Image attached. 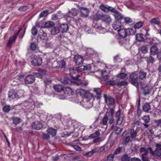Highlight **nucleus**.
I'll return each instance as SVG.
<instances>
[{
	"mask_svg": "<svg viewBox=\"0 0 161 161\" xmlns=\"http://www.w3.org/2000/svg\"><path fill=\"white\" fill-rule=\"evenodd\" d=\"M73 84H75L77 86L80 85L82 87H86L88 85L87 82H81L80 83L74 82Z\"/></svg>",
	"mask_w": 161,
	"mask_h": 161,
	"instance_id": "59",
	"label": "nucleus"
},
{
	"mask_svg": "<svg viewBox=\"0 0 161 161\" xmlns=\"http://www.w3.org/2000/svg\"><path fill=\"white\" fill-rule=\"evenodd\" d=\"M92 91L96 93V95L94 96V97H96L97 99L100 100L102 93V90L101 88H93Z\"/></svg>",
	"mask_w": 161,
	"mask_h": 161,
	"instance_id": "8",
	"label": "nucleus"
},
{
	"mask_svg": "<svg viewBox=\"0 0 161 161\" xmlns=\"http://www.w3.org/2000/svg\"><path fill=\"white\" fill-rule=\"evenodd\" d=\"M143 23L142 21L138 22L136 23L134 25V28L136 29H139L143 26Z\"/></svg>",
	"mask_w": 161,
	"mask_h": 161,
	"instance_id": "42",
	"label": "nucleus"
},
{
	"mask_svg": "<svg viewBox=\"0 0 161 161\" xmlns=\"http://www.w3.org/2000/svg\"><path fill=\"white\" fill-rule=\"evenodd\" d=\"M96 152V150L95 149H93L91 151L85 153L84 155L87 157H89L92 156Z\"/></svg>",
	"mask_w": 161,
	"mask_h": 161,
	"instance_id": "40",
	"label": "nucleus"
},
{
	"mask_svg": "<svg viewBox=\"0 0 161 161\" xmlns=\"http://www.w3.org/2000/svg\"><path fill=\"white\" fill-rule=\"evenodd\" d=\"M76 92L78 94H80V95H83L84 97H85V95L86 93H90L89 92H86L84 89H78L76 90Z\"/></svg>",
	"mask_w": 161,
	"mask_h": 161,
	"instance_id": "34",
	"label": "nucleus"
},
{
	"mask_svg": "<svg viewBox=\"0 0 161 161\" xmlns=\"http://www.w3.org/2000/svg\"><path fill=\"white\" fill-rule=\"evenodd\" d=\"M97 56V54L96 52L91 48H88L86 50V54L85 55V58L86 59H91Z\"/></svg>",
	"mask_w": 161,
	"mask_h": 161,
	"instance_id": "4",
	"label": "nucleus"
},
{
	"mask_svg": "<svg viewBox=\"0 0 161 161\" xmlns=\"http://www.w3.org/2000/svg\"><path fill=\"white\" fill-rule=\"evenodd\" d=\"M147 61L148 63L153 64L154 61V59L152 56H150L149 58L147 59Z\"/></svg>",
	"mask_w": 161,
	"mask_h": 161,
	"instance_id": "64",
	"label": "nucleus"
},
{
	"mask_svg": "<svg viewBox=\"0 0 161 161\" xmlns=\"http://www.w3.org/2000/svg\"><path fill=\"white\" fill-rule=\"evenodd\" d=\"M140 152L142 153L141 157L142 161H149V159L147 156V154L150 153L148 148L145 147H141L140 149Z\"/></svg>",
	"mask_w": 161,
	"mask_h": 161,
	"instance_id": "5",
	"label": "nucleus"
},
{
	"mask_svg": "<svg viewBox=\"0 0 161 161\" xmlns=\"http://www.w3.org/2000/svg\"><path fill=\"white\" fill-rule=\"evenodd\" d=\"M59 29L62 32H66L69 30V26L67 24H62L59 26Z\"/></svg>",
	"mask_w": 161,
	"mask_h": 161,
	"instance_id": "22",
	"label": "nucleus"
},
{
	"mask_svg": "<svg viewBox=\"0 0 161 161\" xmlns=\"http://www.w3.org/2000/svg\"><path fill=\"white\" fill-rule=\"evenodd\" d=\"M13 123L14 124L17 125L20 122L21 120L18 117H13L12 118Z\"/></svg>",
	"mask_w": 161,
	"mask_h": 161,
	"instance_id": "45",
	"label": "nucleus"
},
{
	"mask_svg": "<svg viewBox=\"0 0 161 161\" xmlns=\"http://www.w3.org/2000/svg\"><path fill=\"white\" fill-rule=\"evenodd\" d=\"M118 32L119 36L122 38L126 37L128 35L126 29H120Z\"/></svg>",
	"mask_w": 161,
	"mask_h": 161,
	"instance_id": "24",
	"label": "nucleus"
},
{
	"mask_svg": "<svg viewBox=\"0 0 161 161\" xmlns=\"http://www.w3.org/2000/svg\"><path fill=\"white\" fill-rule=\"evenodd\" d=\"M121 158L122 161H130V158L126 154L123 155Z\"/></svg>",
	"mask_w": 161,
	"mask_h": 161,
	"instance_id": "46",
	"label": "nucleus"
},
{
	"mask_svg": "<svg viewBox=\"0 0 161 161\" xmlns=\"http://www.w3.org/2000/svg\"><path fill=\"white\" fill-rule=\"evenodd\" d=\"M53 88L56 91L60 92L63 91V88L61 85L57 84L53 86Z\"/></svg>",
	"mask_w": 161,
	"mask_h": 161,
	"instance_id": "32",
	"label": "nucleus"
},
{
	"mask_svg": "<svg viewBox=\"0 0 161 161\" xmlns=\"http://www.w3.org/2000/svg\"><path fill=\"white\" fill-rule=\"evenodd\" d=\"M143 111H149L151 109V106L149 103H147L142 105Z\"/></svg>",
	"mask_w": 161,
	"mask_h": 161,
	"instance_id": "31",
	"label": "nucleus"
},
{
	"mask_svg": "<svg viewBox=\"0 0 161 161\" xmlns=\"http://www.w3.org/2000/svg\"><path fill=\"white\" fill-rule=\"evenodd\" d=\"M108 120V116L107 114H106L102 120L101 124L106 126L107 124Z\"/></svg>",
	"mask_w": 161,
	"mask_h": 161,
	"instance_id": "41",
	"label": "nucleus"
},
{
	"mask_svg": "<svg viewBox=\"0 0 161 161\" xmlns=\"http://www.w3.org/2000/svg\"><path fill=\"white\" fill-rule=\"evenodd\" d=\"M94 100V96L91 93H87L85 94V97L83 98V101L84 107L88 109L93 106V101Z\"/></svg>",
	"mask_w": 161,
	"mask_h": 161,
	"instance_id": "1",
	"label": "nucleus"
},
{
	"mask_svg": "<svg viewBox=\"0 0 161 161\" xmlns=\"http://www.w3.org/2000/svg\"><path fill=\"white\" fill-rule=\"evenodd\" d=\"M8 96L9 98L12 99L19 97L17 91L14 90L12 89H10L8 93Z\"/></svg>",
	"mask_w": 161,
	"mask_h": 161,
	"instance_id": "9",
	"label": "nucleus"
},
{
	"mask_svg": "<svg viewBox=\"0 0 161 161\" xmlns=\"http://www.w3.org/2000/svg\"><path fill=\"white\" fill-rule=\"evenodd\" d=\"M95 17L97 18L96 19L97 20H101L106 23L109 24L112 21V19L110 16L108 14H103L97 13L95 15Z\"/></svg>",
	"mask_w": 161,
	"mask_h": 161,
	"instance_id": "3",
	"label": "nucleus"
},
{
	"mask_svg": "<svg viewBox=\"0 0 161 161\" xmlns=\"http://www.w3.org/2000/svg\"><path fill=\"white\" fill-rule=\"evenodd\" d=\"M100 135V132L99 131H97L94 133L91 134L88 137L89 139H95L98 137Z\"/></svg>",
	"mask_w": 161,
	"mask_h": 161,
	"instance_id": "28",
	"label": "nucleus"
},
{
	"mask_svg": "<svg viewBox=\"0 0 161 161\" xmlns=\"http://www.w3.org/2000/svg\"><path fill=\"white\" fill-rule=\"evenodd\" d=\"M132 139L130 136H128L123 140V142L124 144H126L129 142Z\"/></svg>",
	"mask_w": 161,
	"mask_h": 161,
	"instance_id": "52",
	"label": "nucleus"
},
{
	"mask_svg": "<svg viewBox=\"0 0 161 161\" xmlns=\"http://www.w3.org/2000/svg\"><path fill=\"white\" fill-rule=\"evenodd\" d=\"M74 61L77 65H80L83 62V58L79 55H75L74 58Z\"/></svg>",
	"mask_w": 161,
	"mask_h": 161,
	"instance_id": "18",
	"label": "nucleus"
},
{
	"mask_svg": "<svg viewBox=\"0 0 161 161\" xmlns=\"http://www.w3.org/2000/svg\"><path fill=\"white\" fill-rule=\"evenodd\" d=\"M113 15L115 19L117 20L116 21H119L123 19V15L117 10L114 13Z\"/></svg>",
	"mask_w": 161,
	"mask_h": 161,
	"instance_id": "20",
	"label": "nucleus"
},
{
	"mask_svg": "<svg viewBox=\"0 0 161 161\" xmlns=\"http://www.w3.org/2000/svg\"><path fill=\"white\" fill-rule=\"evenodd\" d=\"M121 23L119 21H115L114 23L112 24V27L115 30H117L118 31L119 30L120 27L121 26Z\"/></svg>",
	"mask_w": 161,
	"mask_h": 161,
	"instance_id": "26",
	"label": "nucleus"
},
{
	"mask_svg": "<svg viewBox=\"0 0 161 161\" xmlns=\"http://www.w3.org/2000/svg\"><path fill=\"white\" fill-rule=\"evenodd\" d=\"M42 63V58L37 57H34L31 61L32 64L35 66L40 65Z\"/></svg>",
	"mask_w": 161,
	"mask_h": 161,
	"instance_id": "12",
	"label": "nucleus"
},
{
	"mask_svg": "<svg viewBox=\"0 0 161 161\" xmlns=\"http://www.w3.org/2000/svg\"><path fill=\"white\" fill-rule=\"evenodd\" d=\"M137 73L139 80H142L146 79L147 74L146 72L143 71H140Z\"/></svg>",
	"mask_w": 161,
	"mask_h": 161,
	"instance_id": "23",
	"label": "nucleus"
},
{
	"mask_svg": "<svg viewBox=\"0 0 161 161\" xmlns=\"http://www.w3.org/2000/svg\"><path fill=\"white\" fill-rule=\"evenodd\" d=\"M158 52V49L156 45L152 46L150 49V54L152 55L157 54Z\"/></svg>",
	"mask_w": 161,
	"mask_h": 161,
	"instance_id": "21",
	"label": "nucleus"
},
{
	"mask_svg": "<svg viewBox=\"0 0 161 161\" xmlns=\"http://www.w3.org/2000/svg\"><path fill=\"white\" fill-rule=\"evenodd\" d=\"M106 84L107 85H117V83L115 80H110L108 81H107L106 82Z\"/></svg>",
	"mask_w": 161,
	"mask_h": 161,
	"instance_id": "58",
	"label": "nucleus"
},
{
	"mask_svg": "<svg viewBox=\"0 0 161 161\" xmlns=\"http://www.w3.org/2000/svg\"><path fill=\"white\" fill-rule=\"evenodd\" d=\"M103 98L105 102L107 103L108 106H111L114 105V99L110 96L104 94L103 95Z\"/></svg>",
	"mask_w": 161,
	"mask_h": 161,
	"instance_id": "7",
	"label": "nucleus"
},
{
	"mask_svg": "<svg viewBox=\"0 0 161 161\" xmlns=\"http://www.w3.org/2000/svg\"><path fill=\"white\" fill-rule=\"evenodd\" d=\"M36 25L35 26H34L31 30L32 34L34 36L36 35L38 32L37 30L36 27Z\"/></svg>",
	"mask_w": 161,
	"mask_h": 161,
	"instance_id": "53",
	"label": "nucleus"
},
{
	"mask_svg": "<svg viewBox=\"0 0 161 161\" xmlns=\"http://www.w3.org/2000/svg\"><path fill=\"white\" fill-rule=\"evenodd\" d=\"M23 105L22 104L16 105L15 106H13V109L14 110H22Z\"/></svg>",
	"mask_w": 161,
	"mask_h": 161,
	"instance_id": "55",
	"label": "nucleus"
},
{
	"mask_svg": "<svg viewBox=\"0 0 161 161\" xmlns=\"http://www.w3.org/2000/svg\"><path fill=\"white\" fill-rule=\"evenodd\" d=\"M60 31L59 28L58 27H53L51 28V32L53 35H55L58 33Z\"/></svg>",
	"mask_w": 161,
	"mask_h": 161,
	"instance_id": "30",
	"label": "nucleus"
},
{
	"mask_svg": "<svg viewBox=\"0 0 161 161\" xmlns=\"http://www.w3.org/2000/svg\"><path fill=\"white\" fill-rule=\"evenodd\" d=\"M48 14V11L45 10L42 11L39 15V18H41L43 17H45Z\"/></svg>",
	"mask_w": 161,
	"mask_h": 161,
	"instance_id": "50",
	"label": "nucleus"
},
{
	"mask_svg": "<svg viewBox=\"0 0 161 161\" xmlns=\"http://www.w3.org/2000/svg\"><path fill=\"white\" fill-rule=\"evenodd\" d=\"M30 49L31 50L34 51L36 49L37 47L36 44L35 42H32L30 45Z\"/></svg>",
	"mask_w": 161,
	"mask_h": 161,
	"instance_id": "56",
	"label": "nucleus"
},
{
	"mask_svg": "<svg viewBox=\"0 0 161 161\" xmlns=\"http://www.w3.org/2000/svg\"><path fill=\"white\" fill-rule=\"evenodd\" d=\"M150 88L148 86H146L142 88V92L144 95H147L150 94Z\"/></svg>",
	"mask_w": 161,
	"mask_h": 161,
	"instance_id": "27",
	"label": "nucleus"
},
{
	"mask_svg": "<svg viewBox=\"0 0 161 161\" xmlns=\"http://www.w3.org/2000/svg\"><path fill=\"white\" fill-rule=\"evenodd\" d=\"M130 81L131 83L136 87L138 90L139 89L140 81L137 73L135 71L132 73L130 75Z\"/></svg>",
	"mask_w": 161,
	"mask_h": 161,
	"instance_id": "2",
	"label": "nucleus"
},
{
	"mask_svg": "<svg viewBox=\"0 0 161 161\" xmlns=\"http://www.w3.org/2000/svg\"><path fill=\"white\" fill-rule=\"evenodd\" d=\"M148 150L150 151V153L153 155L160 156L161 155V145L157 144L156 148L154 151L151 147H149Z\"/></svg>",
	"mask_w": 161,
	"mask_h": 161,
	"instance_id": "6",
	"label": "nucleus"
},
{
	"mask_svg": "<svg viewBox=\"0 0 161 161\" xmlns=\"http://www.w3.org/2000/svg\"><path fill=\"white\" fill-rule=\"evenodd\" d=\"M107 7L105 6L103 4L101 5L100 6V7L101 10L106 13H108Z\"/></svg>",
	"mask_w": 161,
	"mask_h": 161,
	"instance_id": "57",
	"label": "nucleus"
},
{
	"mask_svg": "<svg viewBox=\"0 0 161 161\" xmlns=\"http://www.w3.org/2000/svg\"><path fill=\"white\" fill-rule=\"evenodd\" d=\"M69 73L72 79L74 80H78L80 76L76 73V69L75 70L74 69H71L69 70Z\"/></svg>",
	"mask_w": 161,
	"mask_h": 161,
	"instance_id": "14",
	"label": "nucleus"
},
{
	"mask_svg": "<svg viewBox=\"0 0 161 161\" xmlns=\"http://www.w3.org/2000/svg\"><path fill=\"white\" fill-rule=\"evenodd\" d=\"M54 23L51 21H48L45 23L44 28H49L54 26Z\"/></svg>",
	"mask_w": 161,
	"mask_h": 161,
	"instance_id": "37",
	"label": "nucleus"
},
{
	"mask_svg": "<svg viewBox=\"0 0 161 161\" xmlns=\"http://www.w3.org/2000/svg\"><path fill=\"white\" fill-rule=\"evenodd\" d=\"M32 128L37 130H39L42 128V124L39 121H36L33 123L31 125Z\"/></svg>",
	"mask_w": 161,
	"mask_h": 161,
	"instance_id": "16",
	"label": "nucleus"
},
{
	"mask_svg": "<svg viewBox=\"0 0 161 161\" xmlns=\"http://www.w3.org/2000/svg\"><path fill=\"white\" fill-rule=\"evenodd\" d=\"M58 13L59 14L58 16H59L60 18H64L65 19H66V20H67V17H68V15L64 14H61V11H59L58 12Z\"/></svg>",
	"mask_w": 161,
	"mask_h": 161,
	"instance_id": "54",
	"label": "nucleus"
},
{
	"mask_svg": "<svg viewBox=\"0 0 161 161\" xmlns=\"http://www.w3.org/2000/svg\"><path fill=\"white\" fill-rule=\"evenodd\" d=\"M80 16L83 17H88L89 10L88 8H86L81 7L80 9Z\"/></svg>",
	"mask_w": 161,
	"mask_h": 161,
	"instance_id": "13",
	"label": "nucleus"
},
{
	"mask_svg": "<svg viewBox=\"0 0 161 161\" xmlns=\"http://www.w3.org/2000/svg\"><path fill=\"white\" fill-rule=\"evenodd\" d=\"M136 40L139 42H143L144 40L143 35L141 34H137L136 35Z\"/></svg>",
	"mask_w": 161,
	"mask_h": 161,
	"instance_id": "33",
	"label": "nucleus"
},
{
	"mask_svg": "<svg viewBox=\"0 0 161 161\" xmlns=\"http://www.w3.org/2000/svg\"><path fill=\"white\" fill-rule=\"evenodd\" d=\"M21 31V29H20L18 31L17 33L15 34L13 36L10 37L7 43L8 46H9L11 45L13 42L16 39L18 35Z\"/></svg>",
	"mask_w": 161,
	"mask_h": 161,
	"instance_id": "25",
	"label": "nucleus"
},
{
	"mask_svg": "<svg viewBox=\"0 0 161 161\" xmlns=\"http://www.w3.org/2000/svg\"><path fill=\"white\" fill-rule=\"evenodd\" d=\"M127 74L124 73L118 74L117 75V77L121 79H123L126 77Z\"/></svg>",
	"mask_w": 161,
	"mask_h": 161,
	"instance_id": "48",
	"label": "nucleus"
},
{
	"mask_svg": "<svg viewBox=\"0 0 161 161\" xmlns=\"http://www.w3.org/2000/svg\"><path fill=\"white\" fill-rule=\"evenodd\" d=\"M125 22L127 24H129L131 23L132 22V20L129 17H127L124 18Z\"/></svg>",
	"mask_w": 161,
	"mask_h": 161,
	"instance_id": "63",
	"label": "nucleus"
},
{
	"mask_svg": "<svg viewBox=\"0 0 161 161\" xmlns=\"http://www.w3.org/2000/svg\"><path fill=\"white\" fill-rule=\"evenodd\" d=\"M107 10L108 12L109 11H111L113 13L117 10L115 8L112 7L110 6H108L107 7Z\"/></svg>",
	"mask_w": 161,
	"mask_h": 161,
	"instance_id": "62",
	"label": "nucleus"
},
{
	"mask_svg": "<svg viewBox=\"0 0 161 161\" xmlns=\"http://www.w3.org/2000/svg\"><path fill=\"white\" fill-rule=\"evenodd\" d=\"M13 106H10L9 105L4 106L3 108V111H10L13 110Z\"/></svg>",
	"mask_w": 161,
	"mask_h": 161,
	"instance_id": "47",
	"label": "nucleus"
},
{
	"mask_svg": "<svg viewBox=\"0 0 161 161\" xmlns=\"http://www.w3.org/2000/svg\"><path fill=\"white\" fill-rule=\"evenodd\" d=\"M28 9V7L27 6H24L20 7L18 9L20 12L25 11Z\"/></svg>",
	"mask_w": 161,
	"mask_h": 161,
	"instance_id": "49",
	"label": "nucleus"
},
{
	"mask_svg": "<svg viewBox=\"0 0 161 161\" xmlns=\"http://www.w3.org/2000/svg\"><path fill=\"white\" fill-rule=\"evenodd\" d=\"M127 84V82L125 80L118 82L117 83V85L119 86H125Z\"/></svg>",
	"mask_w": 161,
	"mask_h": 161,
	"instance_id": "51",
	"label": "nucleus"
},
{
	"mask_svg": "<svg viewBox=\"0 0 161 161\" xmlns=\"http://www.w3.org/2000/svg\"><path fill=\"white\" fill-rule=\"evenodd\" d=\"M128 35H133L136 33V29L132 28H127L126 29Z\"/></svg>",
	"mask_w": 161,
	"mask_h": 161,
	"instance_id": "35",
	"label": "nucleus"
},
{
	"mask_svg": "<svg viewBox=\"0 0 161 161\" xmlns=\"http://www.w3.org/2000/svg\"><path fill=\"white\" fill-rule=\"evenodd\" d=\"M117 124L120 125L122 124L123 121L122 116H121L120 111H117L115 115Z\"/></svg>",
	"mask_w": 161,
	"mask_h": 161,
	"instance_id": "17",
	"label": "nucleus"
},
{
	"mask_svg": "<svg viewBox=\"0 0 161 161\" xmlns=\"http://www.w3.org/2000/svg\"><path fill=\"white\" fill-rule=\"evenodd\" d=\"M130 137L131 139H133L136 137L137 135V132L136 130H135L133 129H130Z\"/></svg>",
	"mask_w": 161,
	"mask_h": 161,
	"instance_id": "38",
	"label": "nucleus"
},
{
	"mask_svg": "<svg viewBox=\"0 0 161 161\" xmlns=\"http://www.w3.org/2000/svg\"><path fill=\"white\" fill-rule=\"evenodd\" d=\"M140 50L141 52L143 54L146 53L148 51L147 46V45H144L142 46L140 48Z\"/></svg>",
	"mask_w": 161,
	"mask_h": 161,
	"instance_id": "39",
	"label": "nucleus"
},
{
	"mask_svg": "<svg viewBox=\"0 0 161 161\" xmlns=\"http://www.w3.org/2000/svg\"><path fill=\"white\" fill-rule=\"evenodd\" d=\"M150 23L152 24H154L158 25H159L160 24L159 19L158 18H153L150 21Z\"/></svg>",
	"mask_w": 161,
	"mask_h": 161,
	"instance_id": "36",
	"label": "nucleus"
},
{
	"mask_svg": "<svg viewBox=\"0 0 161 161\" xmlns=\"http://www.w3.org/2000/svg\"><path fill=\"white\" fill-rule=\"evenodd\" d=\"M47 132L49 133L53 137L56 134V130L53 128H49L47 129Z\"/></svg>",
	"mask_w": 161,
	"mask_h": 161,
	"instance_id": "29",
	"label": "nucleus"
},
{
	"mask_svg": "<svg viewBox=\"0 0 161 161\" xmlns=\"http://www.w3.org/2000/svg\"><path fill=\"white\" fill-rule=\"evenodd\" d=\"M62 82L63 84H72V83H73L74 82H72V81L70 80L67 77L65 78L63 81H62Z\"/></svg>",
	"mask_w": 161,
	"mask_h": 161,
	"instance_id": "44",
	"label": "nucleus"
},
{
	"mask_svg": "<svg viewBox=\"0 0 161 161\" xmlns=\"http://www.w3.org/2000/svg\"><path fill=\"white\" fill-rule=\"evenodd\" d=\"M69 12L73 16H76L78 13V10L75 8H73L71 11H69Z\"/></svg>",
	"mask_w": 161,
	"mask_h": 161,
	"instance_id": "43",
	"label": "nucleus"
},
{
	"mask_svg": "<svg viewBox=\"0 0 161 161\" xmlns=\"http://www.w3.org/2000/svg\"><path fill=\"white\" fill-rule=\"evenodd\" d=\"M91 67L90 64L86 66L81 65L77 67L76 70L78 72H80L84 70H91Z\"/></svg>",
	"mask_w": 161,
	"mask_h": 161,
	"instance_id": "10",
	"label": "nucleus"
},
{
	"mask_svg": "<svg viewBox=\"0 0 161 161\" xmlns=\"http://www.w3.org/2000/svg\"><path fill=\"white\" fill-rule=\"evenodd\" d=\"M142 119L146 123L149 122L150 121V118L148 115H145L144 116L142 117Z\"/></svg>",
	"mask_w": 161,
	"mask_h": 161,
	"instance_id": "60",
	"label": "nucleus"
},
{
	"mask_svg": "<svg viewBox=\"0 0 161 161\" xmlns=\"http://www.w3.org/2000/svg\"><path fill=\"white\" fill-rule=\"evenodd\" d=\"M37 38L38 40L40 39L41 40L47 41L48 40L46 33L42 30H40Z\"/></svg>",
	"mask_w": 161,
	"mask_h": 161,
	"instance_id": "11",
	"label": "nucleus"
},
{
	"mask_svg": "<svg viewBox=\"0 0 161 161\" xmlns=\"http://www.w3.org/2000/svg\"><path fill=\"white\" fill-rule=\"evenodd\" d=\"M35 80V77L34 75H29L25 77V82L26 84H31L34 82Z\"/></svg>",
	"mask_w": 161,
	"mask_h": 161,
	"instance_id": "15",
	"label": "nucleus"
},
{
	"mask_svg": "<svg viewBox=\"0 0 161 161\" xmlns=\"http://www.w3.org/2000/svg\"><path fill=\"white\" fill-rule=\"evenodd\" d=\"M63 91L65 95L70 96L73 95L74 92L72 89L69 87H63Z\"/></svg>",
	"mask_w": 161,
	"mask_h": 161,
	"instance_id": "19",
	"label": "nucleus"
},
{
	"mask_svg": "<svg viewBox=\"0 0 161 161\" xmlns=\"http://www.w3.org/2000/svg\"><path fill=\"white\" fill-rule=\"evenodd\" d=\"M103 141L101 137H97L94 139L93 141V143H98L101 142Z\"/></svg>",
	"mask_w": 161,
	"mask_h": 161,
	"instance_id": "61",
	"label": "nucleus"
}]
</instances>
